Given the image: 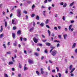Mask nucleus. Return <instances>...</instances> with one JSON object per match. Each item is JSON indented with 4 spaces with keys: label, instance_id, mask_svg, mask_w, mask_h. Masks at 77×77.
<instances>
[{
    "label": "nucleus",
    "instance_id": "6",
    "mask_svg": "<svg viewBox=\"0 0 77 77\" xmlns=\"http://www.w3.org/2000/svg\"><path fill=\"white\" fill-rule=\"evenodd\" d=\"M33 41L35 43H37L38 42V39L35 38H33Z\"/></svg>",
    "mask_w": 77,
    "mask_h": 77
},
{
    "label": "nucleus",
    "instance_id": "25",
    "mask_svg": "<svg viewBox=\"0 0 77 77\" xmlns=\"http://www.w3.org/2000/svg\"><path fill=\"white\" fill-rule=\"evenodd\" d=\"M75 69V68H73L72 70L70 72V73H72V72H73V71H74V70Z\"/></svg>",
    "mask_w": 77,
    "mask_h": 77
},
{
    "label": "nucleus",
    "instance_id": "40",
    "mask_svg": "<svg viewBox=\"0 0 77 77\" xmlns=\"http://www.w3.org/2000/svg\"><path fill=\"white\" fill-rule=\"evenodd\" d=\"M47 3V0H45V1L44 2V3Z\"/></svg>",
    "mask_w": 77,
    "mask_h": 77
},
{
    "label": "nucleus",
    "instance_id": "15",
    "mask_svg": "<svg viewBox=\"0 0 77 77\" xmlns=\"http://www.w3.org/2000/svg\"><path fill=\"white\" fill-rule=\"evenodd\" d=\"M48 32L49 34V36H51V32H50V31L49 30H48Z\"/></svg>",
    "mask_w": 77,
    "mask_h": 77
},
{
    "label": "nucleus",
    "instance_id": "29",
    "mask_svg": "<svg viewBox=\"0 0 77 77\" xmlns=\"http://www.w3.org/2000/svg\"><path fill=\"white\" fill-rule=\"evenodd\" d=\"M72 65H71L69 67V69L70 70H71V69L72 68Z\"/></svg>",
    "mask_w": 77,
    "mask_h": 77
},
{
    "label": "nucleus",
    "instance_id": "14",
    "mask_svg": "<svg viewBox=\"0 0 77 77\" xmlns=\"http://www.w3.org/2000/svg\"><path fill=\"white\" fill-rule=\"evenodd\" d=\"M21 31L20 30H19L17 31V33L18 34V35H21Z\"/></svg>",
    "mask_w": 77,
    "mask_h": 77
},
{
    "label": "nucleus",
    "instance_id": "11",
    "mask_svg": "<svg viewBox=\"0 0 77 77\" xmlns=\"http://www.w3.org/2000/svg\"><path fill=\"white\" fill-rule=\"evenodd\" d=\"M63 37H64V39H66V37H67V34H65L64 35Z\"/></svg>",
    "mask_w": 77,
    "mask_h": 77
},
{
    "label": "nucleus",
    "instance_id": "12",
    "mask_svg": "<svg viewBox=\"0 0 77 77\" xmlns=\"http://www.w3.org/2000/svg\"><path fill=\"white\" fill-rule=\"evenodd\" d=\"M46 44L47 46H50V45H51L50 43L48 42L46 43Z\"/></svg>",
    "mask_w": 77,
    "mask_h": 77
},
{
    "label": "nucleus",
    "instance_id": "27",
    "mask_svg": "<svg viewBox=\"0 0 77 77\" xmlns=\"http://www.w3.org/2000/svg\"><path fill=\"white\" fill-rule=\"evenodd\" d=\"M63 8H66V4H64L63 6Z\"/></svg>",
    "mask_w": 77,
    "mask_h": 77
},
{
    "label": "nucleus",
    "instance_id": "28",
    "mask_svg": "<svg viewBox=\"0 0 77 77\" xmlns=\"http://www.w3.org/2000/svg\"><path fill=\"white\" fill-rule=\"evenodd\" d=\"M54 42H58V43H59L60 42V41H57L56 40H54Z\"/></svg>",
    "mask_w": 77,
    "mask_h": 77
},
{
    "label": "nucleus",
    "instance_id": "60",
    "mask_svg": "<svg viewBox=\"0 0 77 77\" xmlns=\"http://www.w3.org/2000/svg\"><path fill=\"white\" fill-rule=\"evenodd\" d=\"M11 70L12 71H15V68H12Z\"/></svg>",
    "mask_w": 77,
    "mask_h": 77
},
{
    "label": "nucleus",
    "instance_id": "23",
    "mask_svg": "<svg viewBox=\"0 0 77 77\" xmlns=\"http://www.w3.org/2000/svg\"><path fill=\"white\" fill-rule=\"evenodd\" d=\"M28 69V68H27V67L25 66L24 67V71H26V70H27V69Z\"/></svg>",
    "mask_w": 77,
    "mask_h": 77
},
{
    "label": "nucleus",
    "instance_id": "42",
    "mask_svg": "<svg viewBox=\"0 0 77 77\" xmlns=\"http://www.w3.org/2000/svg\"><path fill=\"white\" fill-rule=\"evenodd\" d=\"M74 23V21L73 20L71 21V24H72L73 23Z\"/></svg>",
    "mask_w": 77,
    "mask_h": 77
},
{
    "label": "nucleus",
    "instance_id": "4",
    "mask_svg": "<svg viewBox=\"0 0 77 77\" xmlns=\"http://www.w3.org/2000/svg\"><path fill=\"white\" fill-rule=\"evenodd\" d=\"M28 62H29V64H32L34 63L33 61V60H28Z\"/></svg>",
    "mask_w": 77,
    "mask_h": 77
},
{
    "label": "nucleus",
    "instance_id": "39",
    "mask_svg": "<svg viewBox=\"0 0 77 77\" xmlns=\"http://www.w3.org/2000/svg\"><path fill=\"white\" fill-rule=\"evenodd\" d=\"M46 27L47 28H48V29H50V26H48V25H46Z\"/></svg>",
    "mask_w": 77,
    "mask_h": 77
},
{
    "label": "nucleus",
    "instance_id": "18",
    "mask_svg": "<svg viewBox=\"0 0 77 77\" xmlns=\"http://www.w3.org/2000/svg\"><path fill=\"white\" fill-rule=\"evenodd\" d=\"M33 29H34V27H32L29 30V31L30 32H31V31H32V30H33Z\"/></svg>",
    "mask_w": 77,
    "mask_h": 77
},
{
    "label": "nucleus",
    "instance_id": "37",
    "mask_svg": "<svg viewBox=\"0 0 77 77\" xmlns=\"http://www.w3.org/2000/svg\"><path fill=\"white\" fill-rule=\"evenodd\" d=\"M58 38L60 39H62V38H61V35H58Z\"/></svg>",
    "mask_w": 77,
    "mask_h": 77
},
{
    "label": "nucleus",
    "instance_id": "48",
    "mask_svg": "<svg viewBox=\"0 0 77 77\" xmlns=\"http://www.w3.org/2000/svg\"><path fill=\"white\" fill-rule=\"evenodd\" d=\"M64 30L66 32H67V31H68V29L66 28H65L64 29Z\"/></svg>",
    "mask_w": 77,
    "mask_h": 77
},
{
    "label": "nucleus",
    "instance_id": "53",
    "mask_svg": "<svg viewBox=\"0 0 77 77\" xmlns=\"http://www.w3.org/2000/svg\"><path fill=\"white\" fill-rule=\"evenodd\" d=\"M60 46V44H59L58 43L57 45V47H59Z\"/></svg>",
    "mask_w": 77,
    "mask_h": 77
},
{
    "label": "nucleus",
    "instance_id": "24",
    "mask_svg": "<svg viewBox=\"0 0 77 77\" xmlns=\"http://www.w3.org/2000/svg\"><path fill=\"white\" fill-rule=\"evenodd\" d=\"M3 35H4V34H2L0 35V38H2L3 36Z\"/></svg>",
    "mask_w": 77,
    "mask_h": 77
},
{
    "label": "nucleus",
    "instance_id": "19",
    "mask_svg": "<svg viewBox=\"0 0 77 77\" xmlns=\"http://www.w3.org/2000/svg\"><path fill=\"white\" fill-rule=\"evenodd\" d=\"M1 29L0 30V31L1 32H3V26H1Z\"/></svg>",
    "mask_w": 77,
    "mask_h": 77
},
{
    "label": "nucleus",
    "instance_id": "1",
    "mask_svg": "<svg viewBox=\"0 0 77 77\" xmlns=\"http://www.w3.org/2000/svg\"><path fill=\"white\" fill-rule=\"evenodd\" d=\"M21 10L20 9H17V16L19 18H20L21 16Z\"/></svg>",
    "mask_w": 77,
    "mask_h": 77
},
{
    "label": "nucleus",
    "instance_id": "59",
    "mask_svg": "<svg viewBox=\"0 0 77 77\" xmlns=\"http://www.w3.org/2000/svg\"><path fill=\"white\" fill-rule=\"evenodd\" d=\"M20 40L21 41H23V37H21L20 38Z\"/></svg>",
    "mask_w": 77,
    "mask_h": 77
},
{
    "label": "nucleus",
    "instance_id": "46",
    "mask_svg": "<svg viewBox=\"0 0 77 77\" xmlns=\"http://www.w3.org/2000/svg\"><path fill=\"white\" fill-rule=\"evenodd\" d=\"M58 76L59 77H61V74L60 73H58Z\"/></svg>",
    "mask_w": 77,
    "mask_h": 77
},
{
    "label": "nucleus",
    "instance_id": "31",
    "mask_svg": "<svg viewBox=\"0 0 77 77\" xmlns=\"http://www.w3.org/2000/svg\"><path fill=\"white\" fill-rule=\"evenodd\" d=\"M4 76H5V77H8V75L6 73L4 74Z\"/></svg>",
    "mask_w": 77,
    "mask_h": 77
},
{
    "label": "nucleus",
    "instance_id": "26",
    "mask_svg": "<svg viewBox=\"0 0 77 77\" xmlns=\"http://www.w3.org/2000/svg\"><path fill=\"white\" fill-rule=\"evenodd\" d=\"M49 21V20H48V19L46 20L45 21L46 24H48V23Z\"/></svg>",
    "mask_w": 77,
    "mask_h": 77
},
{
    "label": "nucleus",
    "instance_id": "32",
    "mask_svg": "<svg viewBox=\"0 0 77 77\" xmlns=\"http://www.w3.org/2000/svg\"><path fill=\"white\" fill-rule=\"evenodd\" d=\"M13 30H16L17 29V27L16 26H14L13 28Z\"/></svg>",
    "mask_w": 77,
    "mask_h": 77
},
{
    "label": "nucleus",
    "instance_id": "7",
    "mask_svg": "<svg viewBox=\"0 0 77 77\" xmlns=\"http://www.w3.org/2000/svg\"><path fill=\"white\" fill-rule=\"evenodd\" d=\"M36 73L38 76H39V75H41V74H40V73H39V72L38 71H36Z\"/></svg>",
    "mask_w": 77,
    "mask_h": 77
},
{
    "label": "nucleus",
    "instance_id": "9",
    "mask_svg": "<svg viewBox=\"0 0 77 77\" xmlns=\"http://www.w3.org/2000/svg\"><path fill=\"white\" fill-rule=\"evenodd\" d=\"M74 2H73L69 4V6L70 7H72L74 5Z\"/></svg>",
    "mask_w": 77,
    "mask_h": 77
},
{
    "label": "nucleus",
    "instance_id": "43",
    "mask_svg": "<svg viewBox=\"0 0 77 77\" xmlns=\"http://www.w3.org/2000/svg\"><path fill=\"white\" fill-rule=\"evenodd\" d=\"M54 16L56 18H57V14H55Z\"/></svg>",
    "mask_w": 77,
    "mask_h": 77
},
{
    "label": "nucleus",
    "instance_id": "50",
    "mask_svg": "<svg viewBox=\"0 0 77 77\" xmlns=\"http://www.w3.org/2000/svg\"><path fill=\"white\" fill-rule=\"evenodd\" d=\"M42 41L43 42H46L47 41V40L45 39V40H42Z\"/></svg>",
    "mask_w": 77,
    "mask_h": 77
},
{
    "label": "nucleus",
    "instance_id": "64",
    "mask_svg": "<svg viewBox=\"0 0 77 77\" xmlns=\"http://www.w3.org/2000/svg\"><path fill=\"white\" fill-rule=\"evenodd\" d=\"M52 36H53V37L54 36V33L52 34Z\"/></svg>",
    "mask_w": 77,
    "mask_h": 77
},
{
    "label": "nucleus",
    "instance_id": "17",
    "mask_svg": "<svg viewBox=\"0 0 77 77\" xmlns=\"http://www.w3.org/2000/svg\"><path fill=\"white\" fill-rule=\"evenodd\" d=\"M8 64L9 65H12L14 64V62L13 61H11L10 62H9L8 63Z\"/></svg>",
    "mask_w": 77,
    "mask_h": 77
},
{
    "label": "nucleus",
    "instance_id": "3",
    "mask_svg": "<svg viewBox=\"0 0 77 77\" xmlns=\"http://www.w3.org/2000/svg\"><path fill=\"white\" fill-rule=\"evenodd\" d=\"M51 54L52 56H54L57 54V51L56 50H54L52 52Z\"/></svg>",
    "mask_w": 77,
    "mask_h": 77
},
{
    "label": "nucleus",
    "instance_id": "5",
    "mask_svg": "<svg viewBox=\"0 0 77 77\" xmlns=\"http://www.w3.org/2000/svg\"><path fill=\"white\" fill-rule=\"evenodd\" d=\"M41 72L42 74H44L45 72L44 71V69L43 68H41L40 69Z\"/></svg>",
    "mask_w": 77,
    "mask_h": 77
},
{
    "label": "nucleus",
    "instance_id": "35",
    "mask_svg": "<svg viewBox=\"0 0 77 77\" xmlns=\"http://www.w3.org/2000/svg\"><path fill=\"white\" fill-rule=\"evenodd\" d=\"M23 13H24V14H27V12L26 11H23Z\"/></svg>",
    "mask_w": 77,
    "mask_h": 77
},
{
    "label": "nucleus",
    "instance_id": "34",
    "mask_svg": "<svg viewBox=\"0 0 77 77\" xmlns=\"http://www.w3.org/2000/svg\"><path fill=\"white\" fill-rule=\"evenodd\" d=\"M54 48H55L54 47L52 46H51V49H52V50H53V49H54Z\"/></svg>",
    "mask_w": 77,
    "mask_h": 77
},
{
    "label": "nucleus",
    "instance_id": "47",
    "mask_svg": "<svg viewBox=\"0 0 77 77\" xmlns=\"http://www.w3.org/2000/svg\"><path fill=\"white\" fill-rule=\"evenodd\" d=\"M12 61L13 62H15V60H14V58L13 57H12Z\"/></svg>",
    "mask_w": 77,
    "mask_h": 77
},
{
    "label": "nucleus",
    "instance_id": "62",
    "mask_svg": "<svg viewBox=\"0 0 77 77\" xmlns=\"http://www.w3.org/2000/svg\"><path fill=\"white\" fill-rule=\"evenodd\" d=\"M54 30H57V27H54Z\"/></svg>",
    "mask_w": 77,
    "mask_h": 77
},
{
    "label": "nucleus",
    "instance_id": "10",
    "mask_svg": "<svg viewBox=\"0 0 77 77\" xmlns=\"http://www.w3.org/2000/svg\"><path fill=\"white\" fill-rule=\"evenodd\" d=\"M12 35L14 39H15V33H12Z\"/></svg>",
    "mask_w": 77,
    "mask_h": 77
},
{
    "label": "nucleus",
    "instance_id": "63",
    "mask_svg": "<svg viewBox=\"0 0 77 77\" xmlns=\"http://www.w3.org/2000/svg\"><path fill=\"white\" fill-rule=\"evenodd\" d=\"M42 8H45V6H42Z\"/></svg>",
    "mask_w": 77,
    "mask_h": 77
},
{
    "label": "nucleus",
    "instance_id": "44",
    "mask_svg": "<svg viewBox=\"0 0 77 77\" xmlns=\"http://www.w3.org/2000/svg\"><path fill=\"white\" fill-rule=\"evenodd\" d=\"M11 53V52L10 51H9L7 52V54H10Z\"/></svg>",
    "mask_w": 77,
    "mask_h": 77
},
{
    "label": "nucleus",
    "instance_id": "58",
    "mask_svg": "<svg viewBox=\"0 0 77 77\" xmlns=\"http://www.w3.org/2000/svg\"><path fill=\"white\" fill-rule=\"evenodd\" d=\"M26 20H27L28 19V16L27 15L26 16Z\"/></svg>",
    "mask_w": 77,
    "mask_h": 77
},
{
    "label": "nucleus",
    "instance_id": "2",
    "mask_svg": "<svg viewBox=\"0 0 77 77\" xmlns=\"http://www.w3.org/2000/svg\"><path fill=\"white\" fill-rule=\"evenodd\" d=\"M12 23L13 24L16 25L17 24V19H13L12 21Z\"/></svg>",
    "mask_w": 77,
    "mask_h": 77
},
{
    "label": "nucleus",
    "instance_id": "41",
    "mask_svg": "<svg viewBox=\"0 0 77 77\" xmlns=\"http://www.w3.org/2000/svg\"><path fill=\"white\" fill-rule=\"evenodd\" d=\"M35 5L34 4H33L32 6V9H34L35 8Z\"/></svg>",
    "mask_w": 77,
    "mask_h": 77
},
{
    "label": "nucleus",
    "instance_id": "22",
    "mask_svg": "<svg viewBox=\"0 0 77 77\" xmlns=\"http://www.w3.org/2000/svg\"><path fill=\"white\" fill-rule=\"evenodd\" d=\"M39 17L38 16H37L36 17V19L37 20H39Z\"/></svg>",
    "mask_w": 77,
    "mask_h": 77
},
{
    "label": "nucleus",
    "instance_id": "13",
    "mask_svg": "<svg viewBox=\"0 0 77 77\" xmlns=\"http://www.w3.org/2000/svg\"><path fill=\"white\" fill-rule=\"evenodd\" d=\"M3 46L4 47V48H5V49H6V44H3Z\"/></svg>",
    "mask_w": 77,
    "mask_h": 77
},
{
    "label": "nucleus",
    "instance_id": "57",
    "mask_svg": "<svg viewBox=\"0 0 77 77\" xmlns=\"http://www.w3.org/2000/svg\"><path fill=\"white\" fill-rule=\"evenodd\" d=\"M75 52L77 54V49H76L75 51Z\"/></svg>",
    "mask_w": 77,
    "mask_h": 77
},
{
    "label": "nucleus",
    "instance_id": "8",
    "mask_svg": "<svg viewBox=\"0 0 77 77\" xmlns=\"http://www.w3.org/2000/svg\"><path fill=\"white\" fill-rule=\"evenodd\" d=\"M75 46H76V43H73L72 46V48H75Z\"/></svg>",
    "mask_w": 77,
    "mask_h": 77
},
{
    "label": "nucleus",
    "instance_id": "54",
    "mask_svg": "<svg viewBox=\"0 0 77 77\" xmlns=\"http://www.w3.org/2000/svg\"><path fill=\"white\" fill-rule=\"evenodd\" d=\"M34 54L36 55V56H38L39 55L37 53H35Z\"/></svg>",
    "mask_w": 77,
    "mask_h": 77
},
{
    "label": "nucleus",
    "instance_id": "36",
    "mask_svg": "<svg viewBox=\"0 0 77 77\" xmlns=\"http://www.w3.org/2000/svg\"><path fill=\"white\" fill-rule=\"evenodd\" d=\"M23 39V41H27V38H24Z\"/></svg>",
    "mask_w": 77,
    "mask_h": 77
},
{
    "label": "nucleus",
    "instance_id": "61",
    "mask_svg": "<svg viewBox=\"0 0 77 77\" xmlns=\"http://www.w3.org/2000/svg\"><path fill=\"white\" fill-rule=\"evenodd\" d=\"M2 14L3 15H5V11H3V12H2Z\"/></svg>",
    "mask_w": 77,
    "mask_h": 77
},
{
    "label": "nucleus",
    "instance_id": "51",
    "mask_svg": "<svg viewBox=\"0 0 77 77\" xmlns=\"http://www.w3.org/2000/svg\"><path fill=\"white\" fill-rule=\"evenodd\" d=\"M7 45H10V42H8L7 43Z\"/></svg>",
    "mask_w": 77,
    "mask_h": 77
},
{
    "label": "nucleus",
    "instance_id": "16",
    "mask_svg": "<svg viewBox=\"0 0 77 77\" xmlns=\"http://www.w3.org/2000/svg\"><path fill=\"white\" fill-rule=\"evenodd\" d=\"M40 26L43 27L44 26V23H42L40 24Z\"/></svg>",
    "mask_w": 77,
    "mask_h": 77
},
{
    "label": "nucleus",
    "instance_id": "20",
    "mask_svg": "<svg viewBox=\"0 0 77 77\" xmlns=\"http://www.w3.org/2000/svg\"><path fill=\"white\" fill-rule=\"evenodd\" d=\"M72 26V25H70L69 27V30H71V29Z\"/></svg>",
    "mask_w": 77,
    "mask_h": 77
},
{
    "label": "nucleus",
    "instance_id": "33",
    "mask_svg": "<svg viewBox=\"0 0 77 77\" xmlns=\"http://www.w3.org/2000/svg\"><path fill=\"white\" fill-rule=\"evenodd\" d=\"M56 69L57 70V72H59V67H57L56 68Z\"/></svg>",
    "mask_w": 77,
    "mask_h": 77
},
{
    "label": "nucleus",
    "instance_id": "56",
    "mask_svg": "<svg viewBox=\"0 0 77 77\" xmlns=\"http://www.w3.org/2000/svg\"><path fill=\"white\" fill-rule=\"evenodd\" d=\"M21 74H18V76L19 77H21Z\"/></svg>",
    "mask_w": 77,
    "mask_h": 77
},
{
    "label": "nucleus",
    "instance_id": "55",
    "mask_svg": "<svg viewBox=\"0 0 77 77\" xmlns=\"http://www.w3.org/2000/svg\"><path fill=\"white\" fill-rule=\"evenodd\" d=\"M36 25V23H35V22H33V26H35Z\"/></svg>",
    "mask_w": 77,
    "mask_h": 77
},
{
    "label": "nucleus",
    "instance_id": "52",
    "mask_svg": "<svg viewBox=\"0 0 77 77\" xmlns=\"http://www.w3.org/2000/svg\"><path fill=\"white\" fill-rule=\"evenodd\" d=\"M45 53H48V52L47 51V50H45Z\"/></svg>",
    "mask_w": 77,
    "mask_h": 77
},
{
    "label": "nucleus",
    "instance_id": "49",
    "mask_svg": "<svg viewBox=\"0 0 77 77\" xmlns=\"http://www.w3.org/2000/svg\"><path fill=\"white\" fill-rule=\"evenodd\" d=\"M24 53L25 54H27V52L26 51L24 50Z\"/></svg>",
    "mask_w": 77,
    "mask_h": 77
},
{
    "label": "nucleus",
    "instance_id": "30",
    "mask_svg": "<svg viewBox=\"0 0 77 77\" xmlns=\"http://www.w3.org/2000/svg\"><path fill=\"white\" fill-rule=\"evenodd\" d=\"M35 14H32L31 15V17H32V18H33L34 17H35Z\"/></svg>",
    "mask_w": 77,
    "mask_h": 77
},
{
    "label": "nucleus",
    "instance_id": "38",
    "mask_svg": "<svg viewBox=\"0 0 77 77\" xmlns=\"http://www.w3.org/2000/svg\"><path fill=\"white\" fill-rule=\"evenodd\" d=\"M60 5H63V2H61L60 3Z\"/></svg>",
    "mask_w": 77,
    "mask_h": 77
},
{
    "label": "nucleus",
    "instance_id": "45",
    "mask_svg": "<svg viewBox=\"0 0 77 77\" xmlns=\"http://www.w3.org/2000/svg\"><path fill=\"white\" fill-rule=\"evenodd\" d=\"M62 19L63 20H65V16H63Z\"/></svg>",
    "mask_w": 77,
    "mask_h": 77
},
{
    "label": "nucleus",
    "instance_id": "21",
    "mask_svg": "<svg viewBox=\"0 0 77 77\" xmlns=\"http://www.w3.org/2000/svg\"><path fill=\"white\" fill-rule=\"evenodd\" d=\"M5 27H7V26H8V24H7V22L5 21Z\"/></svg>",
    "mask_w": 77,
    "mask_h": 77
}]
</instances>
